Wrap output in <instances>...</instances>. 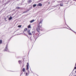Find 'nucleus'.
<instances>
[{"label": "nucleus", "mask_w": 76, "mask_h": 76, "mask_svg": "<svg viewBox=\"0 0 76 76\" xmlns=\"http://www.w3.org/2000/svg\"><path fill=\"white\" fill-rule=\"evenodd\" d=\"M42 20H40L39 22V23L38 24V27H39L40 28H41V26L42 25Z\"/></svg>", "instance_id": "f257e3e1"}, {"label": "nucleus", "mask_w": 76, "mask_h": 76, "mask_svg": "<svg viewBox=\"0 0 76 76\" xmlns=\"http://www.w3.org/2000/svg\"><path fill=\"white\" fill-rule=\"evenodd\" d=\"M40 28L39 27H37V28L36 30L39 33V31L40 30Z\"/></svg>", "instance_id": "f03ea898"}, {"label": "nucleus", "mask_w": 76, "mask_h": 76, "mask_svg": "<svg viewBox=\"0 0 76 76\" xmlns=\"http://www.w3.org/2000/svg\"><path fill=\"white\" fill-rule=\"evenodd\" d=\"M26 66L27 67V68H26V70H28L29 69V63H27Z\"/></svg>", "instance_id": "7ed1b4c3"}, {"label": "nucleus", "mask_w": 76, "mask_h": 76, "mask_svg": "<svg viewBox=\"0 0 76 76\" xmlns=\"http://www.w3.org/2000/svg\"><path fill=\"white\" fill-rule=\"evenodd\" d=\"M7 47H8V45H6V47L5 48V50L4 51H7L8 50V49H7Z\"/></svg>", "instance_id": "20e7f679"}, {"label": "nucleus", "mask_w": 76, "mask_h": 76, "mask_svg": "<svg viewBox=\"0 0 76 76\" xmlns=\"http://www.w3.org/2000/svg\"><path fill=\"white\" fill-rule=\"evenodd\" d=\"M42 5L41 3H39L37 5V6H42Z\"/></svg>", "instance_id": "39448f33"}, {"label": "nucleus", "mask_w": 76, "mask_h": 76, "mask_svg": "<svg viewBox=\"0 0 76 76\" xmlns=\"http://www.w3.org/2000/svg\"><path fill=\"white\" fill-rule=\"evenodd\" d=\"M27 2H28V4H30V3L31 2H32V0H28L27 1Z\"/></svg>", "instance_id": "423d86ee"}, {"label": "nucleus", "mask_w": 76, "mask_h": 76, "mask_svg": "<svg viewBox=\"0 0 76 76\" xmlns=\"http://www.w3.org/2000/svg\"><path fill=\"white\" fill-rule=\"evenodd\" d=\"M34 21H35V20H33L31 21H30V23H32V22H34Z\"/></svg>", "instance_id": "0eeeda50"}, {"label": "nucleus", "mask_w": 76, "mask_h": 76, "mask_svg": "<svg viewBox=\"0 0 76 76\" xmlns=\"http://www.w3.org/2000/svg\"><path fill=\"white\" fill-rule=\"evenodd\" d=\"M12 17H10L9 19V20H12Z\"/></svg>", "instance_id": "6e6552de"}, {"label": "nucleus", "mask_w": 76, "mask_h": 76, "mask_svg": "<svg viewBox=\"0 0 76 76\" xmlns=\"http://www.w3.org/2000/svg\"><path fill=\"white\" fill-rule=\"evenodd\" d=\"M22 71L23 72H25V68H24L23 69H22Z\"/></svg>", "instance_id": "1a4fd4ad"}, {"label": "nucleus", "mask_w": 76, "mask_h": 76, "mask_svg": "<svg viewBox=\"0 0 76 76\" xmlns=\"http://www.w3.org/2000/svg\"><path fill=\"white\" fill-rule=\"evenodd\" d=\"M36 6H37L36 4H34L33 5V7H36Z\"/></svg>", "instance_id": "9d476101"}, {"label": "nucleus", "mask_w": 76, "mask_h": 76, "mask_svg": "<svg viewBox=\"0 0 76 76\" xmlns=\"http://www.w3.org/2000/svg\"><path fill=\"white\" fill-rule=\"evenodd\" d=\"M28 35H32V34H31V33L30 32L28 33Z\"/></svg>", "instance_id": "9b49d317"}, {"label": "nucleus", "mask_w": 76, "mask_h": 76, "mask_svg": "<svg viewBox=\"0 0 76 76\" xmlns=\"http://www.w3.org/2000/svg\"><path fill=\"white\" fill-rule=\"evenodd\" d=\"M2 44V40H0V44Z\"/></svg>", "instance_id": "f8f14e48"}, {"label": "nucleus", "mask_w": 76, "mask_h": 76, "mask_svg": "<svg viewBox=\"0 0 76 76\" xmlns=\"http://www.w3.org/2000/svg\"><path fill=\"white\" fill-rule=\"evenodd\" d=\"M60 6H63V4L62 3L60 4Z\"/></svg>", "instance_id": "ddd939ff"}, {"label": "nucleus", "mask_w": 76, "mask_h": 76, "mask_svg": "<svg viewBox=\"0 0 76 76\" xmlns=\"http://www.w3.org/2000/svg\"><path fill=\"white\" fill-rule=\"evenodd\" d=\"M31 25H29L28 26V28H31Z\"/></svg>", "instance_id": "4468645a"}, {"label": "nucleus", "mask_w": 76, "mask_h": 76, "mask_svg": "<svg viewBox=\"0 0 76 76\" xmlns=\"http://www.w3.org/2000/svg\"><path fill=\"white\" fill-rule=\"evenodd\" d=\"M16 9H20V7H16Z\"/></svg>", "instance_id": "2eb2a0df"}, {"label": "nucleus", "mask_w": 76, "mask_h": 76, "mask_svg": "<svg viewBox=\"0 0 76 76\" xmlns=\"http://www.w3.org/2000/svg\"><path fill=\"white\" fill-rule=\"evenodd\" d=\"M21 26H22V25H18V28H21Z\"/></svg>", "instance_id": "dca6fc26"}, {"label": "nucleus", "mask_w": 76, "mask_h": 76, "mask_svg": "<svg viewBox=\"0 0 76 76\" xmlns=\"http://www.w3.org/2000/svg\"><path fill=\"white\" fill-rule=\"evenodd\" d=\"M27 30H28V29H27V28H26L24 29V31H27Z\"/></svg>", "instance_id": "f3484780"}, {"label": "nucleus", "mask_w": 76, "mask_h": 76, "mask_svg": "<svg viewBox=\"0 0 76 76\" xmlns=\"http://www.w3.org/2000/svg\"><path fill=\"white\" fill-rule=\"evenodd\" d=\"M31 33H32V34L34 33L33 34H35V31H31Z\"/></svg>", "instance_id": "a211bd4d"}, {"label": "nucleus", "mask_w": 76, "mask_h": 76, "mask_svg": "<svg viewBox=\"0 0 76 76\" xmlns=\"http://www.w3.org/2000/svg\"><path fill=\"white\" fill-rule=\"evenodd\" d=\"M18 63L19 64H20V63H21V61H20V60L19 61Z\"/></svg>", "instance_id": "6ab92c4d"}, {"label": "nucleus", "mask_w": 76, "mask_h": 76, "mask_svg": "<svg viewBox=\"0 0 76 76\" xmlns=\"http://www.w3.org/2000/svg\"><path fill=\"white\" fill-rule=\"evenodd\" d=\"M26 76H28V75H29V74L28 73V72H26Z\"/></svg>", "instance_id": "aec40b11"}, {"label": "nucleus", "mask_w": 76, "mask_h": 76, "mask_svg": "<svg viewBox=\"0 0 76 76\" xmlns=\"http://www.w3.org/2000/svg\"><path fill=\"white\" fill-rule=\"evenodd\" d=\"M26 13V11H24L23 12V13Z\"/></svg>", "instance_id": "412c9836"}, {"label": "nucleus", "mask_w": 76, "mask_h": 76, "mask_svg": "<svg viewBox=\"0 0 76 76\" xmlns=\"http://www.w3.org/2000/svg\"><path fill=\"white\" fill-rule=\"evenodd\" d=\"M27 32H30V30H28Z\"/></svg>", "instance_id": "4be33fe9"}, {"label": "nucleus", "mask_w": 76, "mask_h": 76, "mask_svg": "<svg viewBox=\"0 0 76 76\" xmlns=\"http://www.w3.org/2000/svg\"><path fill=\"white\" fill-rule=\"evenodd\" d=\"M74 69H76V66L74 67Z\"/></svg>", "instance_id": "5701e85b"}, {"label": "nucleus", "mask_w": 76, "mask_h": 76, "mask_svg": "<svg viewBox=\"0 0 76 76\" xmlns=\"http://www.w3.org/2000/svg\"><path fill=\"white\" fill-rule=\"evenodd\" d=\"M38 35H39V34H38Z\"/></svg>", "instance_id": "b1692460"}]
</instances>
